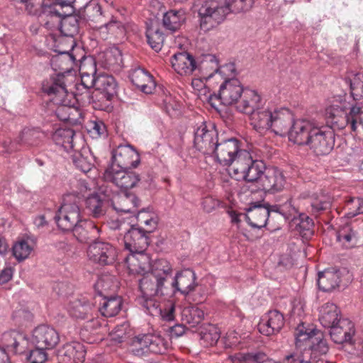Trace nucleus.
Listing matches in <instances>:
<instances>
[{
	"mask_svg": "<svg viewBox=\"0 0 363 363\" xmlns=\"http://www.w3.org/2000/svg\"><path fill=\"white\" fill-rule=\"evenodd\" d=\"M111 205L116 212L135 213L138 212L140 201L133 194L121 192L113 198Z\"/></svg>",
	"mask_w": 363,
	"mask_h": 363,
	"instance_id": "obj_29",
	"label": "nucleus"
},
{
	"mask_svg": "<svg viewBox=\"0 0 363 363\" xmlns=\"http://www.w3.org/2000/svg\"><path fill=\"white\" fill-rule=\"evenodd\" d=\"M285 184L286 179L281 170L274 167H267L257 189L265 193L275 194L282 191Z\"/></svg>",
	"mask_w": 363,
	"mask_h": 363,
	"instance_id": "obj_17",
	"label": "nucleus"
},
{
	"mask_svg": "<svg viewBox=\"0 0 363 363\" xmlns=\"http://www.w3.org/2000/svg\"><path fill=\"white\" fill-rule=\"evenodd\" d=\"M246 211L245 218L250 226L258 229L266 226L269 218V210L262 201L250 203Z\"/></svg>",
	"mask_w": 363,
	"mask_h": 363,
	"instance_id": "obj_24",
	"label": "nucleus"
},
{
	"mask_svg": "<svg viewBox=\"0 0 363 363\" xmlns=\"http://www.w3.org/2000/svg\"><path fill=\"white\" fill-rule=\"evenodd\" d=\"M101 30H106L108 33L115 36H123L125 34V27L123 24L116 20H111L107 23L100 27Z\"/></svg>",
	"mask_w": 363,
	"mask_h": 363,
	"instance_id": "obj_62",
	"label": "nucleus"
},
{
	"mask_svg": "<svg viewBox=\"0 0 363 363\" xmlns=\"http://www.w3.org/2000/svg\"><path fill=\"white\" fill-rule=\"evenodd\" d=\"M298 214V209L291 200L281 205V215L283 216L286 220L293 222Z\"/></svg>",
	"mask_w": 363,
	"mask_h": 363,
	"instance_id": "obj_61",
	"label": "nucleus"
},
{
	"mask_svg": "<svg viewBox=\"0 0 363 363\" xmlns=\"http://www.w3.org/2000/svg\"><path fill=\"white\" fill-rule=\"evenodd\" d=\"M203 311L195 306L185 307L182 312V320L190 327H196L203 319Z\"/></svg>",
	"mask_w": 363,
	"mask_h": 363,
	"instance_id": "obj_45",
	"label": "nucleus"
},
{
	"mask_svg": "<svg viewBox=\"0 0 363 363\" xmlns=\"http://www.w3.org/2000/svg\"><path fill=\"white\" fill-rule=\"evenodd\" d=\"M117 86V82L111 75L99 74L96 77V89L104 93L108 100L116 94Z\"/></svg>",
	"mask_w": 363,
	"mask_h": 363,
	"instance_id": "obj_42",
	"label": "nucleus"
},
{
	"mask_svg": "<svg viewBox=\"0 0 363 363\" xmlns=\"http://www.w3.org/2000/svg\"><path fill=\"white\" fill-rule=\"evenodd\" d=\"M45 350L46 349L43 347H35V349L30 350L27 360L29 363H45L48 359V354Z\"/></svg>",
	"mask_w": 363,
	"mask_h": 363,
	"instance_id": "obj_60",
	"label": "nucleus"
},
{
	"mask_svg": "<svg viewBox=\"0 0 363 363\" xmlns=\"http://www.w3.org/2000/svg\"><path fill=\"white\" fill-rule=\"evenodd\" d=\"M82 197L79 193H68L63 196L62 204L55 216V222L62 230H72L81 220L79 204Z\"/></svg>",
	"mask_w": 363,
	"mask_h": 363,
	"instance_id": "obj_5",
	"label": "nucleus"
},
{
	"mask_svg": "<svg viewBox=\"0 0 363 363\" xmlns=\"http://www.w3.org/2000/svg\"><path fill=\"white\" fill-rule=\"evenodd\" d=\"M284 325L283 314L277 310H273L263 315L257 327L260 333L270 336L278 333Z\"/></svg>",
	"mask_w": 363,
	"mask_h": 363,
	"instance_id": "obj_23",
	"label": "nucleus"
},
{
	"mask_svg": "<svg viewBox=\"0 0 363 363\" xmlns=\"http://www.w3.org/2000/svg\"><path fill=\"white\" fill-rule=\"evenodd\" d=\"M116 284L113 282V277L109 275H103L99 277L95 284V289L100 296L106 297V293L113 290Z\"/></svg>",
	"mask_w": 363,
	"mask_h": 363,
	"instance_id": "obj_56",
	"label": "nucleus"
},
{
	"mask_svg": "<svg viewBox=\"0 0 363 363\" xmlns=\"http://www.w3.org/2000/svg\"><path fill=\"white\" fill-rule=\"evenodd\" d=\"M254 0H205L199 9L200 28L208 32L222 23L230 13L247 12Z\"/></svg>",
	"mask_w": 363,
	"mask_h": 363,
	"instance_id": "obj_2",
	"label": "nucleus"
},
{
	"mask_svg": "<svg viewBox=\"0 0 363 363\" xmlns=\"http://www.w3.org/2000/svg\"><path fill=\"white\" fill-rule=\"evenodd\" d=\"M33 250V246H31L28 242L25 240L17 241L12 247L13 255L18 262H21L27 259Z\"/></svg>",
	"mask_w": 363,
	"mask_h": 363,
	"instance_id": "obj_53",
	"label": "nucleus"
},
{
	"mask_svg": "<svg viewBox=\"0 0 363 363\" xmlns=\"http://www.w3.org/2000/svg\"><path fill=\"white\" fill-rule=\"evenodd\" d=\"M85 203L86 208L92 217L99 218L105 215L104 202L99 195H91L86 198Z\"/></svg>",
	"mask_w": 363,
	"mask_h": 363,
	"instance_id": "obj_46",
	"label": "nucleus"
},
{
	"mask_svg": "<svg viewBox=\"0 0 363 363\" xmlns=\"http://www.w3.org/2000/svg\"><path fill=\"white\" fill-rule=\"evenodd\" d=\"M86 348L79 342L65 344L59 351L58 358L61 363H82L85 359Z\"/></svg>",
	"mask_w": 363,
	"mask_h": 363,
	"instance_id": "obj_28",
	"label": "nucleus"
},
{
	"mask_svg": "<svg viewBox=\"0 0 363 363\" xmlns=\"http://www.w3.org/2000/svg\"><path fill=\"white\" fill-rule=\"evenodd\" d=\"M60 30L64 35L73 37L79 30L77 19L74 16L64 18L60 23Z\"/></svg>",
	"mask_w": 363,
	"mask_h": 363,
	"instance_id": "obj_54",
	"label": "nucleus"
},
{
	"mask_svg": "<svg viewBox=\"0 0 363 363\" xmlns=\"http://www.w3.org/2000/svg\"><path fill=\"white\" fill-rule=\"evenodd\" d=\"M88 132L93 138H98L106 135V125L101 121H91Z\"/></svg>",
	"mask_w": 363,
	"mask_h": 363,
	"instance_id": "obj_64",
	"label": "nucleus"
},
{
	"mask_svg": "<svg viewBox=\"0 0 363 363\" xmlns=\"http://www.w3.org/2000/svg\"><path fill=\"white\" fill-rule=\"evenodd\" d=\"M146 37L148 44L155 51L161 50L164 36L157 25H151L147 28Z\"/></svg>",
	"mask_w": 363,
	"mask_h": 363,
	"instance_id": "obj_49",
	"label": "nucleus"
},
{
	"mask_svg": "<svg viewBox=\"0 0 363 363\" xmlns=\"http://www.w3.org/2000/svg\"><path fill=\"white\" fill-rule=\"evenodd\" d=\"M72 230L74 236L80 242H87L94 239L99 233V228L89 220H80Z\"/></svg>",
	"mask_w": 363,
	"mask_h": 363,
	"instance_id": "obj_36",
	"label": "nucleus"
},
{
	"mask_svg": "<svg viewBox=\"0 0 363 363\" xmlns=\"http://www.w3.org/2000/svg\"><path fill=\"white\" fill-rule=\"evenodd\" d=\"M87 256L94 263L102 266L110 265L116 261L118 250L109 242L96 240L89 245Z\"/></svg>",
	"mask_w": 363,
	"mask_h": 363,
	"instance_id": "obj_14",
	"label": "nucleus"
},
{
	"mask_svg": "<svg viewBox=\"0 0 363 363\" xmlns=\"http://www.w3.org/2000/svg\"><path fill=\"white\" fill-rule=\"evenodd\" d=\"M319 313V320L324 328H330L341 319L340 309L333 303L323 304Z\"/></svg>",
	"mask_w": 363,
	"mask_h": 363,
	"instance_id": "obj_38",
	"label": "nucleus"
},
{
	"mask_svg": "<svg viewBox=\"0 0 363 363\" xmlns=\"http://www.w3.org/2000/svg\"><path fill=\"white\" fill-rule=\"evenodd\" d=\"M126 263L130 273L143 276L150 273L152 265L149 256L144 252L131 254L126 258Z\"/></svg>",
	"mask_w": 363,
	"mask_h": 363,
	"instance_id": "obj_32",
	"label": "nucleus"
},
{
	"mask_svg": "<svg viewBox=\"0 0 363 363\" xmlns=\"http://www.w3.org/2000/svg\"><path fill=\"white\" fill-rule=\"evenodd\" d=\"M140 162L138 152L130 145H119L112 152V164L116 168L131 169Z\"/></svg>",
	"mask_w": 363,
	"mask_h": 363,
	"instance_id": "obj_16",
	"label": "nucleus"
},
{
	"mask_svg": "<svg viewBox=\"0 0 363 363\" xmlns=\"http://www.w3.org/2000/svg\"><path fill=\"white\" fill-rule=\"evenodd\" d=\"M354 333V325L347 318H341L330 328L331 339L337 344L352 343Z\"/></svg>",
	"mask_w": 363,
	"mask_h": 363,
	"instance_id": "obj_22",
	"label": "nucleus"
},
{
	"mask_svg": "<svg viewBox=\"0 0 363 363\" xmlns=\"http://www.w3.org/2000/svg\"><path fill=\"white\" fill-rule=\"evenodd\" d=\"M229 359L232 363H283V361L277 362L273 360L262 352H239L229 356Z\"/></svg>",
	"mask_w": 363,
	"mask_h": 363,
	"instance_id": "obj_37",
	"label": "nucleus"
},
{
	"mask_svg": "<svg viewBox=\"0 0 363 363\" xmlns=\"http://www.w3.org/2000/svg\"><path fill=\"white\" fill-rule=\"evenodd\" d=\"M267 168L263 161L254 160L250 152L244 150L238 155L234 165L230 168V174L236 180L243 179L255 184L257 189L259 180Z\"/></svg>",
	"mask_w": 363,
	"mask_h": 363,
	"instance_id": "obj_4",
	"label": "nucleus"
},
{
	"mask_svg": "<svg viewBox=\"0 0 363 363\" xmlns=\"http://www.w3.org/2000/svg\"><path fill=\"white\" fill-rule=\"evenodd\" d=\"M160 296L141 295L138 298V302L145 309L147 313L157 316L158 314H161V306L157 297Z\"/></svg>",
	"mask_w": 363,
	"mask_h": 363,
	"instance_id": "obj_51",
	"label": "nucleus"
},
{
	"mask_svg": "<svg viewBox=\"0 0 363 363\" xmlns=\"http://www.w3.org/2000/svg\"><path fill=\"white\" fill-rule=\"evenodd\" d=\"M351 95L354 100L357 101L363 99V74H357L350 81Z\"/></svg>",
	"mask_w": 363,
	"mask_h": 363,
	"instance_id": "obj_57",
	"label": "nucleus"
},
{
	"mask_svg": "<svg viewBox=\"0 0 363 363\" xmlns=\"http://www.w3.org/2000/svg\"><path fill=\"white\" fill-rule=\"evenodd\" d=\"M72 160L76 167L84 173L89 172L94 166L91 160L81 152L74 153L72 156Z\"/></svg>",
	"mask_w": 363,
	"mask_h": 363,
	"instance_id": "obj_59",
	"label": "nucleus"
},
{
	"mask_svg": "<svg viewBox=\"0 0 363 363\" xmlns=\"http://www.w3.org/2000/svg\"><path fill=\"white\" fill-rule=\"evenodd\" d=\"M294 335L297 348L301 350L302 346L306 345L307 350H310V363H326L325 355L328 346L322 333L301 323L296 328Z\"/></svg>",
	"mask_w": 363,
	"mask_h": 363,
	"instance_id": "obj_3",
	"label": "nucleus"
},
{
	"mask_svg": "<svg viewBox=\"0 0 363 363\" xmlns=\"http://www.w3.org/2000/svg\"><path fill=\"white\" fill-rule=\"evenodd\" d=\"M59 341L60 336L56 330L46 325L36 327L30 338V342L35 347H40L46 350L54 348Z\"/></svg>",
	"mask_w": 363,
	"mask_h": 363,
	"instance_id": "obj_18",
	"label": "nucleus"
},
{
	"mask_svg": "<svg viewBox=\"0 0 363 363\" xmlns=\"http://www.w3.org/2000/svg\"><path fill=\"white\" fill-rule=\"evenodd\" d=\"M132 83L145 94H151L155 88V82L152 76L141 68L134 69L130 75Z\"/></svg>",
	"mask_w": 363,
	"mask_h": 363,
	"instance_id": "obj_34",
	"label": "nucleus"
},
{
	"mask_svg": "<svg viewBox=\"0 0 363 363\" xmlns=\"http://www.w3.org/2000/svg\"><path fill=\"white\" fill-rule=\"evenodd\" d=\"M261 106V97L258 93L252 89H245L242 96L237 103L239 111L250 114Z\"/></svg>",
	"mask_w": 363,
	"mask_h": 363,
	"instance_id": "obj_33",
	"label": "nucleus"
},
{
	"mask_svg": "<svg viewBox=\"0 0 363 363\" xmlns=\"http://www.w3.org/2000/svg\"><path fill=\"white\" fill-rule=\"evenodd\" d=\"M235 66L233 63L225 64L220 67L215 69V74H211L209 77H212L213 74H218L223 79V81L231 78H235Z\"/></svg>",
	"mask_w": 363,
	"mask_h": 363,
	"instance_id": "obj_63",
	"label": "nucleus"
},
{
	"mask_svg": "<svg viewBox=\"0 0 363 363\" xmlns=\"http://www.w3.org/2000/svg\"><path fill=\"white\" fill-rule=\"evenodd\" d=\"M293 222L296 224V229L304 235L310 233L314 225L313 220L305 213H299Z\"/></svg>",
	"mask_w": 363,
	"mask_h": 363,
	"instance_id": "obj_58",
	"label": "nucleus"
},
{
	"mask_svg": "<svg viewBox=\"0 0 363 363\" xmlns=\"http://www.w3.org/2000/svg\"><path fill=\"white\" fill-rule=\"evenodd\" d=\"M204 61L196 60V58L187 52H179L171 57V65L173 69L181 76H189L196 69L205 67L207 62L213 63L217 67L216 58L214 55L204 56Z\"/></svg>",
	"mask_w": 363,
	"mask_h": 363,
	"instance_id": "obj_8",
	"label": "nucleus"
},
{
	"mask_svg": "<svg viewBox=\"0 0 363 363\" xmlns=\"http://www.w3.org/2000/svg\"><path fill=\"white\" fill-rule=\"evenodd\" d=\"M303 351L296 350V352L286 355L283 363H310L309 355L310 350H307L306 346H302Z\"/></svg>",
	"mask_w": 363,
	"mask_h": 363,
	"instance_id": "obj_55",
	"label": "nucleus"
},
{
	"mask_svg": "<svg viewBox=\"0 0 363 363\" xmlns=\"http://www.w3.org/2000/svg\"><path fill=\"white\" fill-rule=\"evenodd\" d=\"M317 125L315 122L306 119L294 120L289 132V138L299 145H306L311 135Z\"/></svg>",
	"mask_w": 363,
	"mask_h": 363,
	"instance_id": "obj_21",
	"label": "nucleus"
},
{
	"mask_svg": "<svg viewBox=\"0 0 363 363\" xmlns=\"http://www.w3.org/2000/svg\"><path fill=\"white\" fill-rule=\"evenodd\" d=\"M0 343V347L9 354H22L29 350V340L23 334L14 330L3 333Z\"/></svg>",
	"mask_w": 363,
	"mask_h": 363,
	"instance_id": "obj_19",
	"label": "nucleus"
},
{
	"mask_svg": "<svg viewBox=\"0 0 363 363\" xmlns=\"http://www.w3.org/2000/svg\"><path fill=\"white\" fill-rule=\"evenodd\" d=\"M168 342L159 334L149 333L135 336L130 345L133 354L142 357L151 352L162 354L166 351Z\"/></svg>",
	"mask_w": 363,
	"mask_h": 363,
	"instance_id": "obj_7",
	"label": "nucleus"
},
{
	"mask_svg": "<svg viewBox=\"0 0 363 363\" xmlns=\"http://www.w3.org/2000/svg\"><path fill=\"white\" fill-rule=\"evenodd\" d=\"M45 138V133L38 129L25 128L21 133L20 140L21 144L26 147H35L39 146Z\"/></svg>",
	"mask_w": 363,
	"mask_h": 363,
	"instance_id": "obj_43",
	"label": "nucleus"
},
{
	"mask_svg": "<svg viewBox=\"0 0 363 363\" xmlns=\"http://www.w3.org/2000/svg\"><path fill=\"white\" fill-rule=\"evenodd\" d=\"M195 281L194 272L190 269H186L177 273L169 284L174 293L179 291L182 294L188 295L198 286Z\"/></svg>",
	"mask_w": 363,
	"mask_h": 363,
	"instance_id": "obj_26",
	"label": "nucleus"
},
{
	"mask_svg": "<svg viewBox=\"0 0 363 363\" xmlns=\"http://www.w3.org/2000/svg\"><path fill=\"white\" fill-rule=\"evenodd\" d=\"M350 280V274L345 269H327L318 273V286L323 291H332L340 284L347 285Z\"/></svg>",
	"mask_w": 363,
	"mask_h": 363,
	"instance_id": "obj_15",
	"label": "nucleus"
},
{
	"mask_svg": "<svg viewBox=\"0 0 363 363\" xmlns=\"http://www.w3.org/2000/svg\"><path fill=\"white\" fill-rule=\"evenodd\" d=\"M359 113V107L352 106L350 112L344 109L331 106L326 109V117L328 123L333 128L344 129L350 128L351 131H355L357 124V115Z\"/></svg>",
	"mask_w": 363,
	"mask_h": 363,
	"instance_id": "obj_13",
	"label": "nucleus"
},
{
	"mask_svg": "<svg viewBox=\"0 0 363 363\" xmlns=\"http://www.w3.org/2000/svg\"><path fill=\"white\" fill-rule=\"evenodd\" d=\"M200 343L204 347L213 346L220 338L218 328L213 325L203 327L200 331Z\"/></svg>",
	"mask_w": 363,
	"mask_h": 363,
	"instance_id": "obj_50",
	"label": "nucleus"
},
{
	"mask_svg": "<svg viewBox=\"0 0 363 363\" xmlns=\"http://www.w3.org/2000/svg\"><path fill=\"white\" fill-rule=\"evenodd\" d=\"M294 121L293 113L289 108L274 109L270 129L277 135H284L289 133Z\"/></svg>",
	"mask_w": 363,
	"mask_h": 363,
	"instance_id": "obj_25",
	"label": "nucleus"
},
{
	"mask_svg": "<svg viewBox=\"0 0 363 363\" xmlns=\"http://www.w3.org/2000/svg\"><path fill=\"white\" fill-rule=\"evenodd\" d=\"M141 228L132 226L124 235V245L125 249L131 254L144 252L149 245L147 233Z\"/></svg>",
	"mask_w": 363,
	"mask_h": 363,
	"instance_id": "obj_20",
	"label": "nucleus"
},
{
	"mask_svg": "<svg viewBox=\"0 0 363 363\" xmlns=\"http://www.w3.org/2000/svg\"><path fill=\"white\" fill-rule=\"evenodd\" d=\"M220 137L214 125L202 122L194 130V147L204 155H211Z\"/></svg>",
	"mask_w": 363,
	"mask_h": 363,
	"instance_id": "obj_12",
	"label": "nucleus"
},
{
	"mask_svg": "<svg viewBox=\"0 0 363 363\" xmlns=\"http://www.w3.org/2000/svg\"><path fill=\"white\" fill-rule=\"evenodd\" d=\"M150 274L169 284L168 279L172 275V267L164 259H156L151 265Z\"/></svg>",
	"mask_w": 363,
	"mask_h": 363,
	"instance_id": "obj_44",
	"label": "nucleus"
},
{
	"mask_svg": "<svg viewBox=\"0 0 363 363\" xmlns=\"http://www.w3.org/2000/svg\"><path fill=\"white\" fill-rule=\"evenodd\" d=\"M272 114L271 110L259 107L250 113V123L257 132L262 133L270 129Z\"/></svg>",
	"mask_w": 363,
	"mask_h": 363,
	"instance_id": "obj_35",
	"label": "nucleus"
},
{
	"mask_svg": "<svg viewBox=\"0 0 363 363\" xmlns=\"http://www.w3.org/2000/svg\"><path fill=\"white\" fill-rule=\"evenodd\" d=\"M335 132L333 128L318 126L312 132L307 146L318 155H327L333 149Z\"/></svg>",
	"mask_w": 363,
	"mask_h": 363,
	"instance_id": "obj_11",
	"label": "nucleus"
},
{
	"mask_svg": "<svg viewBox=\"0 0 363 363\" xmlns=\"http://www.w3.org/2000/svg\"><path fill=\"white\" fill-rule=\"evenodd\" d=\"M345 210V216L348 218L355 217L363 213V198L351 197L346 201Z\"/></svg>",
	"mask_w": 363,
	"mask_h": 363,
	"instance_id": "obj_52",
	"label": "nucleus"
},
{
	"mask_svg": "<svg viewBox=\"0 0 363 363\" xmlns=\"http://www.w3.org/2000/svg\"><path fill=\"white\" fill-rule=\"evenodd\" d=\"M298 199H306L308 204L306 211L308 213L315 216L329 209L331 206L330 197L324 194L308 196L302 194Z\"/></svg>",
	"mask_w": 363,
	"mask_h": 363,
	"instance_id": "obj_31",
	"label": "nucleus"
},
{
	"mask_svg": "<svg viewBox=\"0 0 363 363\" xmlns=\"http://www.w3.org/2000/svg\"><path fill=\"white\" fill-rule=\"evenodd\" d=\"M139 287L142 295L164 296L167 294L168 284L147 273L140 279Z\"/></svg>",
	"mask_w": 363,
	"mask_h": 363,
	"instance_id": "obj_27",
	"label": "nucleus"
},
{
	"mask_svg": "<svg viewBox=\"0 0 363 363\" xmlns=\"http://www.w3.org/2000/svg\"><path fill=\"white\" fill-rule=\"evenodd\" d=\"M94 306L85 299H76L68 306L69 315L77 319H86L91 317Z\"/></svg>",
	"mask_w": 363,
	"mask_h": 363,
	"instance_id": "obj_40",
	"label": "nucleus"
},
{
	"mask_svg": "<svg viewBox=\"0 0 363 363\" xmlns=\"http://www.w3.org/2000/svg\"><path fill=\"white\" fill-rule=\"evenodd\" d=\"M81 76V83L76 84V90L77 94H83L88 93L89 89L92 87L96 88V68L94 62H91L89 65L84 64L79 68Z\"/></svg>",
	"mask_w": 363,
	"mask_h": 363,
	"instance_id": "obj_30",
	"label": "nucleus"
},
{
	"mask_svg": "<svg viewBox=\"0 0 363 363\" xmlns=\"http://www.w3.org/2000/svg\"><path fill=\"white\" fill-rule=\"evenodd\" d=\"M74 136L75 133L72 128H60L53 133L52 138L57 145L69 152L74 147Z\"/></svg>",
	"mask_w": 363,
	"mask_h": 363,
	"instance_id": "obj_39",
	"label": "nucleus"
},
{
	"mask_svg": "<svg viewBox=\"0 0 363 363\" xmlns=\"http://www.w3.org/2000/svg\"><path fill=\"white\" fill-rule=\"evenodd\" d=\"M245 150L240 149V141L235 138H225L223 135L214 147L211 156L223 166L233 167L238 155Z\"/></svg>",
	"mask_w": 363,
	"mask_h": 363,
	"instance_id": "obj_9",
	"label": "nucleus"
},
{
	"mask_svg": "<svg viewBox=\"0 0 363 363\" xmlns=\"http://www.w3.org/2000/svg\"><path fill=\"white\" fill-rule=\"evenodd\" d=\"M74 56L69 51H60V55L51 59V65L57 70V65L60 63V72L50 80L43 84V91L50 98V101L57 105L55 110L57 117L62 121L70 123L78 122L81 115L79 111L71 106V101L67 99L68 93L65 82V73L69 72L75 64Z\"/></svg>",
	"mask_w": 363,
	"mask_h": 363,
	"instance_id": "obj_1",
	"label": "nucleus"
},
{
	"mask_svg": "<svg viewBox=\"0 0 363 363\" xmlns=\"http://www.w3.org/2000/svg\"><path fill=\"white\" fill-rule=\"evenodd\" d=\"M122 300L119 296L105 297L99 311L103 316L113 317L121 310Z\"/></svg>",
	"mask_w": 363,
	"mask_h": 363,
	"instance_id": "obj_47",
	"label": "nucleus"
},
{
	"mask_svg": "<svg viewBox=\"0 0 363 363\" xmlns=\"http://www.w3.org/2000/svg\"><path fill=\"white\" fill-rule=\"evenodd\" d=\"M337 240L344 247L352 248L357 243V233L350 225H346L337 233Z\"/></svg>",
	"mask_w": 363,
	"mask_h": 363,
	"instance_id": "obj_48",
	"label": "nucleus"
},
{
	"mask_svg": "<svg viewBox=\"0 0 363 363\" xmlns=\"http://www.w3.org/2000/svg\"><path fill=\"white\" fill-rule=\"evenodd\" d=\"M185 19L183 10H169L164 14L162 24L167 30L174 32L181 28Z\"/></svg>",
	"mask_w": 363,
	"mask_h": 363,
	"instance_id": "obj_41",
	"label": "nucleus"
},
{
	"mask_svg": "<svg viewBox=\"0 0 363 363\" xmlns=\"http://www.w3.org/2000/svg\"><path fill=\"white\" fill-rule=\"evenodd\" d=\"M244 89L245 88L238 79H225L220 85L218 94H211L207 97V100L213 108L218 110L219 105L237 104Z\"/></svg>",
	"mask_w": 363,
	"mask_h": 363,
	"instance_id": "obj_6",
	"label": "nucleus"
},
{
	"mask_svg": "<svg viewBox=\"0 0 363 363\" xmlns=\"http://www.w3.org/2000/svg\"><path fill=\"white\" fill-rule=\"evenodd\" d=\"M130 169L110 166L106 169L104 178L105 181L114 184L121 192H128L136 186L140 180L139 174Z\"/></svg>",
	"mask_w": 363,
	"mask_h": 363,
	"instance_id": "obj_10",
	"label": "nucleus"
}]
</instances>
